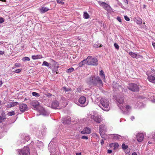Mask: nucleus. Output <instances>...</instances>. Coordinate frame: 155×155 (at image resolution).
Instances as JSON below:
<instances>
[{
	"label": "nucleus",
	"instance_id": "11",
	"mask_svg": "<svg viewBox=\"0 0 155 155\" xmlns=\"http://www.w3.org/2000/svg\"><path fill=\"white\" fill-rule=\"evenodd\" d=\"M20 136L22 138V143H25L26 141L30 140V137L26 134H21Z\"/></svg>",
	"mask_w": 155,
	"mask_h": 155
},
{
	"label": "nucleus",
	"instance_id": "24",
	"mask_svg": "<svg viewBox=\"0 0 155 155\" xmlns=\"http://www.w3.org/2000/svg\"><path fill=\"white\" fill-rule=\"evenodd\" d=\"M134 21L136 22L137 24L140 25L142 23V20L140 18H134Z\"/></svg>",
	"mask_w": 155,
	"mask_h": 155
},
{
	"label": "nucleus",
	"instance_id": "42",
	"mask_svg": "<svg viewBox=\"0 0 155 155\" xmlns=\"http://www.w3.org/2000/svg\"><path fill=\"white\" fill-rule=\"evenodd\" d=\"M124 18L127 21H129L130 20V18L126 15L124 16Z\"/></svg>",
	"mask_w": 155,
	"mask_h": 155
},
{
	"label": "nucleus",
	"instance_id": "30",
	"mask_svg": "<svg viewBox=\"0 0 155 155\" xmlns=\"http://www.w3.org/2000/svg\"><path fill=\"white\" fill-rule=\"evenodd\" d=\"M32 94L33 96L37 97H38L40 96V95L39 94L36 92H32Z\"/></svg>",
	"mask_w": 155,
	"mask_h": 155
},
{
	"label": "nucleus",
	"instance_id": "25",
	"mask_svg": "<svg viewBox=\"0 0 155 155\" xmlns=\"http://www.w3.org/2000/svg\"><path fill=\"white\" fill-rule=\"evenodd\" d=\"M149 137L152 138L155 142V131L152 132L149 135Z\"/></svg>",
	"mask_w": 155,
	"mask_h": 155
},
{
	"label": "nucleus",
	"instance_id": "49",
	"mask_svg": "<svg viewBox=\"0 0 155 155\" xmlns=\"http://www.w3.org/2000/svg\"><path fill=\"white\" fill-rule=\"evenodd\" d=\"M5 53V52L4 51H0V55H3Z\"/></svg>",
	"mask_w": 155,
	"mask_h": 155
},
{
	"label": "nucleus",
	"instance_id": "45",
	"mask_svg": "<svg viewBox=\"0 0 155 155\" xmlns=\"http://www.w3.org/2000/svg\"><path fill=\"white\" fill-rule=\"evenodd\" d=\"M94 47L95 48H98L99 47V46H98V44H95L94 45Z\"/></svg>",
	"mask_w": 155,
	"mask_h": 155
},
{
	"label": "nucleus",
	"instance_id": "16",
	"mask_svg": "<svg viewBox=\"0 0 155 155\" xmlns=\"http://www.w3.org/2000/svg\"><path fill=\"white\" fill-rule=\"evenodd\" d=\"M144 138L143 134V133H139L137 135V141L139 142H141Z\"/></svg>",
	"mask_w": 155,
	"mask_h": 155
},
{
	"label": "nucleus",
	"instance_id": "52",
	"mask_svg": "<svg viewBox=\"0 0 155 155\" xmlns=\"http://www.w3.org/2000/svg\"><path fill=\"white\" fill-rule=\"evenodd\" d=\"M131 155H137V154L135 152H134Z\"/></svg>",
	"mask_w": 155,
	"mask_h": 155
},
{
	"label": "nucleus",
	"instance_id": "29",
	"mask_svg": "<svg viewBox=\"0 0 155 155\" xmlns=\"http://www.w3.org/2000/svg\"><path fill=\"white\" fill-rule=\"evenodd\" d=\"M83 17L85 19L88 18L89 17V15L87 12H84V13Z\"/></svg>",
	"mask_w": 155,
	"mask_h": 155
},
{
	"label": "nucleus",
	"instance_id": "54",
	"mask_svg": "<svg viewBox=\"0 0 155 155\" xmlns=\"http://www.w3.org/2000/svg\"><path fill=\"white\" fill-rule=\"evenodd\" d=\"M152 45L153 46V47H154V48L155 49V43H152Z\"/></svg>",
	"mask_w": 155,
	"mask_h": 155
},
{
	"label": "nucleus",
	"instance_id": "33",
	"mask_svg": "<svg viewBox=\"0 0 155 155\" xmlns=\"http://www.w3.org/2000/svg\"><path fill=\"white\" fill-rule=\"evenodd\" d=\"M6 118L4 117L0 116V123L4 121L5 120Z\"/></svg>",
	"mask_w": 155,
	"mask_h": 155
},
{
	"label": "nucleus",
	"instance_id": "22",
	"mask_svg": "<svg viewBox=\"0 0 155 155\" xmlns=\"http://www.w3.org/2000/svg\"><path fill=\"white\" fill-rule=\"evenodd\" d=\"M147 79L150 82L155 83V76L150 75L147 77Z\"/></svg>",
	"mask_w": 155,
	"mask_h": 155
},
{
	"label": "nucleus",
	"instance_id": "36",
	"mask_svg": "<svg viewBox=\"0 0 155 155\" xmlns=\"http://www.w3.org/2000/svg\"><path fill=\"white\" fill-rule=\"evenodd\" d=\"M15 114L14 111H12L11 112H8L7 114L8 116H12L14 115Z\"/></svg>",
	"mask_w": 155,
	"mask_h": 155
},
{
	"label": "nucleus",
	"instance_id": "26",
	"mask_svg": "<svg viewBox=\"0 0 155 155\" xmlns=\"http://www.w3.org/2000/svg\"><path fill=\"white\" fill-rule=\"evenodd\" d=\"M114 144V149L116 150L119 147L118 144L117 143H112L110 144V147H111V145Z\"/></svg>",
	"mask_w": 155,
	"mask_h": 155
},
{
	"label": "nucleus",
	"instance_id": "14",
	"mask_svg": "<svg viewBox=\"0 0 155 155\" xmlns=\"http://www.w3.org/2000/svg\"><path fill=\"white\" fill-rule=\"evenodd\" d=\"M100 5L106 10H108L110 8V6L104 2H100Z\"/></svg>",
	"mask_w": 155,
	"mask_h": 155
},
{
	"label": "nucleus",
	"instance_id": "56",
	"mask_svg": "<svg viewBox=\"0 0 155 155\" xmlns=\"http://www.w3.org/2000/svg\"><path fill=\"white\" fill-rule=\"evenodd\" d=\"M53 73H54V74H58V72H57V71H54V70H53Z\"/></svg>",
	"mask_w": 155,
	"mask_h": 155
},
{
	"label": "nucleus",
	"instance_id": "57",
	"mask_svg": "<svg viewBox=\"0 0 155 155\" xmlns=\"http://www.w3.org/2000/svg\"><path fill=\"white\" fill-rule=\"evenodd\" d=\"M81 153H76V155H81Z\"/></svg>",
	"mask_w": 155,
	"mask_h": 155
},
{
	"label": "nucleus",
	"instance_id": "37",
	"mask_svg": "<svg viewBox=\"0 0 155 155\" xmlns=\"http://www.w3.org/2000/svg\"><path fill=\"white\" fill-rule=\"evenodd\" d=\"M56 1L58 4H60L62 5L64 4V2L61 0H56Z\"/></svg>",
	"mask_w": 155,
	"mask_h": 155
},
{
	"label": "nucleus",
	"instance_id": "53",
	"mask_svg": "<svg viewBox=\"0 0 155 155\" xmlns=\"http://www.w3.org/2000/svg\"><path fill=\"white\" fill-rule=\"evenodd\" d=\"M130 119L132 120H133L135 119V117L134 116H132L131 117Z\"/></svg>",
	"mask_w": 155,
	"mask_h": 155
},
{
	"label": "nucleus",
	"instance_id": "13",
	"mask_svg": "<svg viewBox=\"0 0 155 155\" xmlns=\"http://www.w3.org/2000/svg\"><path fill=\"white\" fill-rule=\"evenodd\" d=\"M124 100V96L122 95H118L116 97V100L120 104H122L123 103Z\"/></svg>",
	"mask_w": 155,
	"mask_h": 155
},
{
	"label": "nucleus",
	"instance_id": "47",
	"mask_svg": "<svg viewBox=\"0 0 155 155\" xmlns=\"http://www.w3.org/2000/svg\"><path fill=\"white\" fill-rule=\"evenodd\" d=\"M4 21V19L2 18H0V23H2Z\"/></svg>",
	"mask_w": 155,
	"mask_h": 155
},
{
	"label": "nucleus",
	"instance_id": "61",
	"mask_svg": "<svg viewBox=\"0 0 155 155\" xmlns=\"http://www.w3.org/2000/svg\"><path fill=\"white\" fill-rule=\"evenodd\" d=\"M116 85H117V86H118L120 88L121 87V86H119V85L118 84H116Z\"/></svg>",
	"mask_w": 155,
	"mask_h": 155
},
{
	"label": "nucleus",
	"instance_id": "59",
	"mask_svg": "<svg viewBox=\"0 0 155 155\" xmlns=\"http://www.w3.org/2000/svg\"><path fill=\"white\" fill-rule=\"evenodd\" d=\"M113 87L115 89L118 88L117 87V86H115L114 85L113 86Z\"/></svg>",
	"mask_w": 155,
	"mask_h": 155
},
{
	"label": "nucleus",
	"instance_id": "15",
	"mask_svg": "<svg viewBox=\"0 0 155 155\" xmlns=\"http://www.w3.org/2000/svg\"><path fill=\"white\" fill-rule=\"evenodd\" d=\"M19 107L20 111L22 112L25 111L28 108L26 104H20L19 105Z\"/></svg>",
	"mask_w": 155,
	"mask_h": 155
},
{
	"label": "nucleus",
	"instance_id": "6",
	"mask_svg": "<svg viewBox=\"0 0 155 155\" xmlns=\"http://www.w3.org/2000/svg\"><path fill=\"white\" fill-rule=\"evenodd\" d=\"M99 128L100 134L103 137L104 134L107 131V127L104 124H102L99 125Z\"/></svg>",
	"mask_w": 155,
	"mask_h": 155
},
{
	"label": "nucleus",
	"instance_id": "58",
	"mask_svg": "<svg viewBox=\"0 0 155 155\" xmlns=\"http://www.w3.org/2000/svg\"><path fill=\"white\" fill-rule=\"evenodd\" d=\"M51 95H51V94H50V93H48V94H47V96H51Z\"/></svg>",
	"mask_w": 155,
	"mask_h": 155
},
{
	"label": "nucleus",
	"instance_id": "41",
	"mask_svg": "<svg viewBox=\"0 0 155 155\" xmlns=\"http://www.w3.org/2000/svg\"><path fill=\"white\" fill-rule=\"evenodd\" d=\"M21 69H17L14 72L15 73H18L21 72Z\"/></svg>",
	"mask_w": 155,
	"mask_h": 155
},
{
	"label": "nucleus",
	"instance_id": "46",
	"mask_svg": "<svg viewBox=\"0 0 155 155\" xmlns=\"http://www.w3.org/2000/svg\"><path fill=\"white\" fill-rule=\"evenodd\" d=\"M117 20L120 22H121V19L119 17H117Z\"/></svg>",
	"mask_w": 155,
	"mask_h": 155
},
{
	"label": "nucleus",
	"instance_id": "5",
	"mask_svg": "<svg viewBox=\"0 0 155 155\" xmlns=\"http://www.w3.org/2000/svg\"><path fill=\"white\" fill-rule=\"evenodd\" d=\"M89 117L97 123H100L102 121L101 117L100 116L90 114Z\"/></svg>",
	"mask_w": 155,
	"mask_h": 155
},
{
	"label": "nucleus",
	"instance_id": "34",
	"mask_svg": "<svg viewBox=\"0 0 155 155\" xmlns=\"http://www.w3.org/2000/svg\"><path fill=\"white\" fill-rule=\"evenodd\" d=\"M22 60L24 61H29L30 60V58L27 57H25L22 58Z\"/></svg>",
	"mask_w": 155,
	"mask_h": 155
},
{
	"label": "nucleus",
	"instance_id": "63",
	"mask_svg": "<svg viewBox=\"0 0 155 155\" xmlns=\"http://www.w3.org/2000/svg\"><path fill=\"white\" fill-rule=\"evenodd\" d=\"M152 101L153 102L155 103V99H154Z\"/></svg>",
	"mask_w": 155,
	"mask_h": 155
},
{
	"label": "nucleus",
	"instance_id": "60",
	"mask_svg": "<svg viewBox=\"0 0 155 155\" xmlns=\"http://www.w3.org/2000/svg\"><path fill=\"white\" fill-rule=\"evenodd\" d=\"M148 144H152V143L150 141H149L148 142Z\"/></svg>",
	"mask_w": 155,
	"mask_h": 155
},
{
	"label": "nucleus",
	"instance_id": "50",
	"mask_svg": "<svg viewBox=\"0 0 155 155\" xmlns=\"http://www.w3.org/2000/svg\"><path fill=\"white\" fill-rule=\"evenodd\" d=\"M112 150H107V152L108 153H111L112 152Z\"/></svg>",
	"mask_w": 155,
	"mask_h": 155
},
{
	"label": "nucleus",
	"instance_id": "12",
	"mask_svg": "<svg viewBox=\"0 0 155 155\" xmlns=\"http://www.w3.org/2000/svg\"><path fill=\"white\" fill-rule=\"evenodd\" d=\"M118 106L120 110H121L123 112V113L125 114L127 113L128 112L130 111L131 109V107L129 105H126L125 107V111H124L123 110V107L122 106H120V105H119Z\"/></svg>",
	"mask_w": 155,
	"mask_h": 155
},
{
	"label": "nucleus",
	"instance_id": "3",
	"mask_svg": "<svg viewBox=\"0 0 155 155\" xmlns=\"http://www.w3.org/2000/svg\"><path fill=\"white\" fill-rule=\"evenodd\" d=\"M87 64L88 65L97 66L98 64V60L96 58L88 56L87 58Z\"/></svg>",
	"mask_w": 155,
	"mask_h": 155
},
{
	"label": "nucleus",
	"instance_id": "18",
	"mask_svg": "<svg viewBox=\"0 0 155 155\" xmlns=\"http://www.w3.org/2000/svg\"><path fill=\"white\" fill-rule=\"evenodd\" d=\"M59 105L58 102L57 101H54L52 102L51 104V107L54 109H56L58 108Z\"/></svg>",
	"mask_w": 155,
	"mask_h": 155
},
{
	"label": "nucleus",
	"instance_id": "10",
	"mask_svg": "<svg viewBox=\"0 0 155 155\" xmlns=\"http://www.w3.org/2000/svg\"><path fill=\"white\" fill-rule=\"evenodd\" d=\"M38 111L40 113L39 115H42L44 116H48L49 114V113L46 111L43 107H41V108H40Z\"/></svg>",
	"mask_w": 155,
	"mask_h": 155
},
{
	"label": "nucleus",
	"instance_id": "38",
	"mask_svg": "<svg viewBox=\"0 0 155 155\" xmlns=\"http://www.w3.org/2000/svg\"><path fill=\"white\" fill-rule=\"evenodd\" d=\"M63 90L65 91V92L68 91H71V90L70 89L67 88L65 87H63Z\"/></svg>",
	"mask_w": 155,
	"mask_h": 155
},
{
	"label": "nucleus",
	"instance_id": "31",
	"mask_svg": "<svg viewBox=\"0 0 155 155\" xmlns=\"http://www.w3.org/2000/svg\"><path fill=\"white\" fill-rule=\"evenodd\" d=\"M42 65H44L47 67H49L50 65V64L46 61H44L43 62Z\"/></svg>",
	"mask_w": 155,
	"mask_h": 155
},
{
	"label": "nucleus",
	"instance_id": "64",
	"mask_svg": "<svg viewBox=\"0 0 155 155\" xmlns=\"http://www.w3.org/2000/svg\"><path fill=\"white\" fill-rule=\"evenodd\" d=\"M102 47V45H100V46H99V47Z\"/></svg>",
	"mask_w": 155,
	"mask_h": 155
},
{
	"label": "nucleus",
	"instance_id": "2",
	"mask_svg": "<svg viewBox=\"0 0 155 155\" xmlns=\"http://www.w3.org/2000/svg\"><path fill=\"white\" fill-rule=\"evenodd\" d=\"M100 106L104 110L107 111L109 110V101L105 98H101L100 100Z\"/></svg>",
	"mask_w": 155,
	"mask_h": 155
},
{
	"label": "nucleus",
	"instance_id": "39",
	"mask_svg": "<svg viewBox=\"0 0 155 155\" xmlns=\"http://www.w3.org/2000/svg\"><path fill=\"white\" fill-rule=\"evenodd\" d=\"M114 46L115 48L117 50H118L119 49V46L116 43H114Z\"/></svg>",
	"mask_w": 155,
	"mask_h": 155
},
{
	"label": "nucleus",
	"instance_id": "4",
	"mask_svg": "<svg viewBox=\"0 0 155 155\" xmlns=\"http://www.w3.org/2000/svg\"><path fill=\"white\" fill-rule=\"evenodd\" d=\"M128 88L129 90L137 92L139 91V87L136 84L134 83H130Z\"/></svg>",
	"mask_w": 155,
	"mask_h": 155
},
{
	"label": "nucleus",
	"instance_id": "32",
	"mask_svg": "<svg viewBox=\"0 0 155 155\" xmlns=\"http://www.w3.org/2000/svg\"><path fill=\"white\" fill-rule=\"evenodd\" d=\"M74 70L73 68H71L67 70V72L68 73H70L73 72Z\"/></svg>",
	"mask_w": 155,
	"mask_h": 155
},
{
	"label": "nucleus",
	"instance_id": "19",
	"mask_svg": "<svg viewBox=\"0 0 155 155\" xmlns=\"http://www.w3.org/2000/svg\"><path fill=\"white\" fill-rule=\"evenodd\" d=\"M91 132V129L89 127H86L82 131L81 133L82 134H87Z\"/></svg>",
	"mask_w": 155,
	"mask_h": 155
},
{
	"label": "nucleus",
	"instance_id": "17",
	"mask_svg": "<svg viewBox=\"0 0 155 155\" xmlns=\"http://www.w3.org/2000/svg\"><path fill=\"white\" fill-rule=\"evenodd\" d=\"M129 54L130 56L134 58L137 59L140 58L141 57H142L140 55L138 54L132 52H129Z\"/></svg>",
	"mask_w": 155,
	"mask_h": 155
},
{
	"label": "nucleus",
	"instance_id": "35",
	"mask_svg": "<svg viewBox=\"0 0 155 155\" xmlns=\"http://www.w3.org/2000/svg\"><path fill=\"white\" fill-rule=\"evenodd\" d=\"M122 148L123 150H126L128 148V146L124 143H123L122 145Z\"/></svg>",
	"mask_w": 155,
	"mask_h": 155
},
{
	"label": "nucleus",
	"instance_id": "9",
	"mask_svg": "<svg viewBox=\"0 0 155 155\" xmlns=\"http://www.w3.org/2000/svg\"><path fill=\"white\" fill-rule=\"evenodd\" d=\"M78 102L80 104L84 105L83 106H86L88 104V102H86V97L83 96H82L80 97L79 99Z\"/></svg>",
	"mask_w": 155,
	"mask_h": 155
},
{
	"label": "nucleus",
	"instance_id": "55",
	"mask_svg": "<svg viewBox=\"0 0 155 155\" xmlns=\"http://www.w3.org/2000/svg\"><path fill=\"white\" fill-rule=\"evenodd\" d=\"M3 84V82L2 81H0V87Z\"/></svg>",
	"mask_w": 155,
	"mask_h": 155
},
{
	"label": "nucleus",
	"instance_id": "62",
	"mask_svg": "<svg viewBox=\"0 0 155 155\" xmlns=\"http://www.w3.org/2000/svg\"><path fill=\"white\" fill-rule=\"evenodd\" d=\"M6 0H0V1H2V2H5Z\"/></svg>",
	"mask_w": 155,
	"mask_h": 155
},
{
	"label": "nucleus",
	"instance_id": "20",
	"mask_svg": "<svg viewBox=\"0 0 155 155\" xmlns=\"http://www.w3.org/2000/svg\"><path fill=\"white\" fill-rule=\"evenodd\" d=\"M39 9L41 13H44L50 10V9L45 7H40Z\"/></svg>",
	"mask_w": 155,
	"mask_h": 155
},
{
	"label": "nucleus",
	"instance_id": "1",
	"mask_svg": "<svg viewBox=\"0 0 155 155\" xmlns=\"http://www.w3.org/2000/svg\"><path fill=\"white\" fill-rule=\"evenodd\" d=\"M87 82L90 85H97L98 84L100 86H102L103 83L99 77L92 76L88 78L87 80Z\"/></svg>",
	"mask_w": 155,
	"mask_h": 155
},
{
	"label": "nucleus",
	"instance_id": "8",
	"mask_svg": "<svg viewBox=\"0 0 155 155\" xmlns=\"http://www.w3.org/2000/svg\"><path fill=\"white\" fill-rule=\"evenodd\" d=\"M31 104L34 107L35 109L37 111L41 108V106L40 105L39 103L37 101L34 100L32 101Z\"/></svg>",
	"mask_w": 155,
	"mask_h": 155
},
{
	"label": "nucleus",
	"instance_id": "44",
	"mask_svg": "<svg viewBox=\"0 0 155 155\" xmlns=\"http://www.w3.org/2000/svg\"><path fill=\"white\" fill-rule=\"evenodd\" d=\"M81 138L82 139L87 140L88 139V137L87 136H83L81 137Z\"/></svg>",
	"mask_w": 155,
	"mask_h": 155
},
{
	"label": "nucleus",
	"instance_id": "48",
	"mask_svg": "<svg viewBox=\"0 0 155 155\" xmlns=\"http://www.w3.org/2000/svg\"><path fill=\"white\" fill-rule=\"evenodd\" d=\"M83 65L81 63V62L79 63L78 64V66L79 67H82Z\"/></svg>",
	"mask_w": 155,
	"mask_h": 155
},
{
	"label": "nucleus",
	"instance_id": "27",
	"mask_svg": "<svg viewBox=\"0 0 155 155\" xmlns=\"http://www.w3.org/2000/svg\"><path fill=\"white\" fill-rule=\"evenodd\" d=\"M100 75L101 78L105 79V76L104 73V71L103 70H101L100 72Z\"/></svg>",
	"mask_w": 155,
	"mask_h": 155
},
{
	"label": "nucleus",
	"instance_id": "7",
	"mask_svg": "<svg viewBox=\"0 0 155 155\" xmlns=\"http://www.w3.org/2000/svg\"><path fill=\"white\" fill-rule=\"evenodd\" d=\"M29 153V149L27 146L25 147L22 150L19 152L20 155H28Z\"/></svg>",
	"mask_w": 155,
	"mask_h": 155
},
{
	"label": "nucleus",
	"instance_id": "28",
	"mask_svg": "<svg viewBox=\"0 0 155 155\" xmlns=\"http://www.w3.org/2000/svg\"><path fill=\"white\" fill-rule=\"evenodd\" d=\"M40 55H33L32 56L31 58L33 60L38 59L41 58Z\"/></svg>",
	"mask_w": 155,
	"mask_h": 155
},
{
	"label": "nucleus",
	"instance_id": "40",
	"mask_svg": "<svg viewBox=\"0 0 155 155\" xmlns=\"http://www.w3.org/2000/svg\"><path fill=\"white\" fill-rule=\"evenodd\" d=\"M87 58L86 59H84L83 61H82L81 62L82 64L84 65L86 63L87 64Z\"/></svg>",
	"mask_w": 155,
	"mask_h": 155
},
{
	"label": "nucleus",
	"instance_id": "43",
	"mask_svg": "<svg viewBox=\"0 0 155 155\" xmlns=\"http://www.w3.org/2000/svg\"><path fill=\"white\" fill-rule=\"evenodd\" d=\"M21 66L20 64L19 63H16L15 64V67H20Z\"/></svg>",
	"mask_w": 155,
	"mask_h": 155
},
{
	"label": "nucleus",
	"instance_id": "51",
	"mask_svg": "<svg viewBox=\"0 0 155 155\" xmlns=\"http://www.w3.org/2000/svg\"><path fill=\"white\" fill-rule=\"evenodd\" d=\"M104 141L103 140H101V145H103L104 143Z\"/></svg>",
	"mask_w": 155,
	"mask_h": 155
},
{
	"label": "nucleus",
	"instance_id": "21",
	"mask_svg": "<svg viewBox=\"0 0 155 155\" xmlns=\"http://www.w3.org/2000/svg\"><path fill=\"white\" fill-rule=\"evenodd\" d=\"M109 135L114 140H117L120 138L121 136L117 134H110Z\"/></svg>",
	"mask_w": 155,
	"mask_h": 155
},
{
	"label": "nucleus",
	"instance_id": "23",
	"mask_svg": "<svg viewBox=\"0 0 155 155\" xmlns=\"http://www.w3.org/2000/svg\"><path fill=\"white\" fill-rule=\"evenodd\" d=\"M18 103L15 102H10L7 105V107L8 108H10L12 107H13L15 105H17Z\"/></svg>",
	"mask_w": 155,
	"mask_h": 155
}]
</instances>
